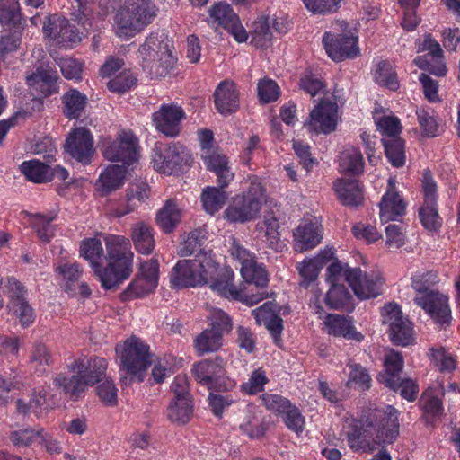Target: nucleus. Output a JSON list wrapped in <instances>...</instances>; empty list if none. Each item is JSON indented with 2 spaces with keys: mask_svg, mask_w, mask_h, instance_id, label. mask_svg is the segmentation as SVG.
<instances>
[{
  "mask_svg": "<svg viewBox=\"0 0 460 460\" xmlns=\"http://www.w3.org/2000/svg\"><path fill=\"white\" fill-rule=\"evenodd\" d=\"M268 382L264 371L254 370L248 382L243 384V392L253 394L263 390L264 385Z\"/></svg>",
  "mask_w": 460,
  "mask_h": 460,
  "instance_id": "774afa93",
  "label": "nucleus"
},
{
  "mask_svg": "<svg viewBox=\"0 0 460 460\" xmlns=\"http://www.w3.org/2000/svg\"><path fill=\"white\" fill-rule=\"evenodd\" d=\"M128 167L125 165H109L97 181L102 194L108 195L121 188L125 182Z\"/></svg>",
  "mask_w": 460,
  "mask_h": 460,
  "instance_id": "bb28decb",
  "label": "nucleus"
},
{
  "mask_svg": "<svg viewBox=\"0 0 460 460\" xmlns=\"http://www.w3.org/2000/svg\"><path fill=\"white\" fill-rule=\"evenodd\" d=\"M383 323L388 324V334L393 344L406 347L415 341L412 323L404 316L401 307L389 303L383 307Z\"/></svg>",
  "mask_w": 460,
  "mask_h": 460,
  "instance_id": "f8f14e48",
  "label": "nucleus"
},
{
  "mask_svg": "<svg viewBox=\"0 0 460 460\" xmlns=\"http://www.w3.org/2000/svg\"><path fill=\"white\" fill-rule=\"evenodd\" d=\"M385 154L394 167H402L405 164L406 155L404 141L401 137L383 138Z\"/></svg>",
  "mask_w": 460,
  "mask_h": 460,
  "instance_id": "ea45409f",
  "label": "nucleus"
},
{
  "mask_svg": "<svg viewBox=\"0 0 460 460\" xmlns=\"http://www.w3.org/2000/svg\"><path fill=\"white\" fill-rule=\"evenodd\" d=\"M181 217V210L172 199L165 202L156 214V223L165 234L174 231Z\"/></svg>",
  "mask_w": 460,
  "mask_h": 460,
  "instance_id": "72a5a7b5",
  "label": "nucleus"
},
{
  "mask_svg": "<svg viewBox=\"0 0 460 460\" xmlns=\"http://www.w3.org/2000/svg\"><path fill=\"white\" fill-rule=\"evenodd\" d=\"M375 80L378 84L391 91H396L400 87L397 74L393 65L385 60L380 61L377 64Z\"/></svg>",
  "mask_w": 460,
  "mask_h": 460,
  "instance_id": "79ce46f5",
  "label": "nucleus"
},
{
  "mask_svg": "<svg viewBox=\"0 0 460 460\" xmlns=\"http://www.w3.org/2000/svg\"><path fill=\"white\" fill-rule=\"evenodd\" d=\"M398 411L391 405L371 411L364 423L353 420L346 438L353 451L373 452L376 445L392 444L399 436Z\"/></svg>",
  "mask_w": 460,
  "mask_h": 460,
  "instance_id": "7ed1b4c3",
  "label": "nucleus"
},
{
  "mask_svg": "<svg viewBox=\"0 0 460 460\" xmlns=\"http://www.w3.org/2000/svg\"><path fill=\"white\" fill-rule=\"evenodd\" d=\"M350 299L351 296L343 285L333 284L326 294L325 303L332 309H341L349 305Z\"/></svg>",
  "mask_w": 460,
  "mask_h": 460,
  "instance_id": "a18cd8bd",
  "label": "nucleus"
},
{
  "mask_svg": "<svg viewBox=\"0 0 460 460\" xmlns=\"http://www.w3.org/2000/svg\"><path fill=\"white\" fill-rule=\"evenodd\" d=\"M439 282L438 275L436 271H418L411 276V288L415 291L414 298L425 297L430 292L438 289L434 286Z\"/></svg>",
  "mask_w": 460,
  "mask_h": 460,
  "instance_id": "f704fd0d",
  "label": "nucleus"
},
{
  "mask_svg": "<svg viewBox=\"0 0 460 460\" xmlns=\"http://www.w3.org/2000/svg\"><path fill=\"white\" fill-rule=\"evenodd\" d=\"M324 323L328 328V333L334 336H342L349 340L361 341L364 336L357 332L352 325L351 319L339 314H327Z\"/></svg>",
  "mask_w": 460,
  "mask_h": 460,
  "instance_id": "c85d7f7f",
  "label": "nucleus"
},
{
  "mask_svg": "<svg viewBox=\"0 0 460 460\" xmlns=\"http://www.w3.org/2000/svg\"><path fill=\"white\" fill-rule=\"evenodd\" d=\"M224 189L218 185V187H207L203 190L201 194L203 208L210 215L221 209L225 205L227 195Z\"/></svg>",
  "mask_w": 460,
  "mask_h": 460,
  "instance_id": "4c0bfd02",
  "label": "nucleus"
},
{
  "mask_svg": "<svg viewBox=\"0 0 460 460\" xmlns=\"http://www.w3.org/2000/svg\"><path fill=\"white\" fill-rule=\"evenodd\" d=\"M193 414V400L182 398L172 400L167 408V417L174 424L185 425Z\"/></svg>",
  "mask_w": 460,
  "mask_h": 460,
  "instance_id": "2f4dec72",
  "label": "nucleus"
},
{
  "mask_svg": "<svg viewBox=\"0 0 460 460\" xmlns=\"http://www.w3.org/2000/svg\"><path fill=\"white\" fill-rule=\"evenodd\" d=\"M323 44L328 56L339 62L345 58H353L359 54L358 38L352 34H332L325 32Z\"/></svg>",
  "mask_w": 460,
  "mask_h": 460,
  "instance_id": "dca6fc26",
  "label": "nucleus"
},
{
  "mask_svg": "<svg viewBox=\"0 0 460 460\" xmlns=\"http://www.w3.org/2000/svg\"><path fill=\"white\" fill-rule=\"evenodd\" d=\"M223 339L217 331L206 329L195 339V348L199 354L218 350Z\"/></svg>",
  "mask_w": 460,
  "mask_h": 460,
  "instance_id": "a19ab883",
  "label": "nucleus"
},
{
  "mask_svg": "<svg viewBox=\"0 0 460 460\" xmlns=\"http://www.w3.org/2000/svg\"><path fill=\"white\" fill-rule=\"evenodd\" d=\"M340 167L347 173L359 175L364 170V159L358 147L347 146L340 156Z\"/></svg>",
  "mask_w": 460,
  "mask_h": 460,
  "instance_id": "c9c22d12",
  "label": "nucleus"
},
{
  "mask_svg": "<svg viewBox=\"0 0 460 460\" xmlns=\"http://www.w3.org/2000/svg\"><path fill=\"white\" fill-rule=\"evenodd\" d=\"M380 220L383 223L395 221L405 213L406 203L395 190V180H388V189L379 202Z\"/></svg>",
  "mask_w": 460,
  "mask_h": 460,
  "instance_id": "6ab92c4d",
  "label": "nucleus"
},
{
  "mask_svg": "<svg viewBox=\"0 0 460 460\" xmlns=\"http://www.w3.org/2000/svg\"><path fill=\"white\" fill-rule=\"evenodd\" d=\"M206 236L202 229H195L188 234L187 238L181 243L178 255L181 257L190 256L197 252H206L201 248Z\"/></svg>",
  "mask_w": 460,
  "mask_h": 460,
  "instance_id": "37998d69",
  "label": "nucleus"
},
{
  "mask_svg": "<svg viewBox=\"0 0 460 460\" xmlns=\"http://www.w3.org/2000/svg\"><path fill=\"white\" fill-rule=\"evenodd\" d=\"M58 66L66 79L80 80L82 78L83 64L80 61L72 58H61Z\"/></svg>",
  "mask_w": 460,
  "mask_h": 460,
  "instance_id": "052dcab7",
  "label": "nucleus"
},
{
  "mask_svg": "<svg viewBox=\"0 0 460 460\" xmlns=\"http://www.w3.org/2000/svg\"><path fill=\"white\" fill-rule=\"evenodd\" d=\"M234 271L229 267H219L211 251L199 252L194 259L180 260L171 272V284L179 288L210 284L212 290L220 296L253 305L263 297L247 296L234 284Z\"/></svg>",
  "mask_w": 460,
  "mask_h": 460,
  "instance_id": "f257e3e1",
  "label": "nucleus"
},
{
  "mask_svg": "<svg viewBox=\"0 0 460 460\" xmlns=\"http://www.w3.org/2000/svg\"><path fill=\"white\" fill-rule=\"evenodd\" d=\"M159 264L156 260L144 261L139 273L121 294L122 300L142 297L152 293L158 284Z\"/></svg>",
  "mask_w": 460,
  "mask_h": 460,
  "instance_id": "4468645a",
  "label": "nucleus"
},
{
  "mask_svg": "<svg viewBox=\"0 0 460 460\" xmlns=\"http://www.w3.org/2000/svg\"><path fill=\"white\" fill-rule=\"evenodd\" d=\"M257 94L261 103H270L278 100L280 89L274 80L265 77L258 82Z\"/></svg>",
  "mask_w": 460,
  "mask_h": 460,
  "instance_id": "8fccbe9b",
  "label": "nucleus"
},
{
  "mask_svg": "<svg viewBox=\"0 0 460 460\" xmlns=\"http://www.w3.org/2000/svg\"><path fill=\"white\" fill-rule=\"evenodd\" d=\"M294 248L296 252H303L315 247L322 239L320 228L313 223L299 226L295 233Z\"/></svg>",
  "mask_w": 460,
  "mask_h": 460,
  "instance_id": "c756f323",
  "label": "nucleus"
},
{
  "mask_svg": "<svg viewBox=\"0 0 460 460\" xmlns=\"http://www.w3.org/2000/svg\"><path fill=\"white\" fill-rule=\"evenodd\" d=\"M8 306L14 312L23 325H28L33 322V310L29 305L27 299L21 302V300L15 298L13 305Z\"/></svg>",
  "mask_w": 460,
  "mask_h": 460,
  "instance_id": "338daca9",
  "label": "nucleus"
},
{
  "mask_svg": "<svg viewBox=\"0 0 460 460\" xmlns=\"http://www.w3.org/2000/svg\"><path fill=\"white\" fill-rule=\"evenodd\" d=\"M420 219L423 226L430 231H436L441 226V219L438 216L437 203L423 205L419 209Z\"/></svg>",
  "mask_w": 460,
  "mask_h": 460,
  "instance_id": "3c124183",
  "label": "nucleus"
},
{
  "mask_svg": "<svg viewBox=\"0 0 460 460\" xmlns=\"http://www.w3.org/2000/svg\"><path fill=\"white\" fill-rule=\"evenodd\" d=\"M313 13H325L337 11L342 0H302Z\"/></svg>",
  "mask_w": 460,
  "mask_h": 460,
  "instance_id": "e2e57ef3",
  "label": "nucleus"
},
{
  "mask_svg": "<svg viewBox=\"0 0 460 460\" xmlns=\"http://www.w3.org/2000/svg\"><path fill=\"white\" fill-rule=\"evenodd\" d=\"M71 376L60 373L54 378L55 386L61 388L73 401H77L86 388L102 380L107 370V362L103 358L93 357L86 361L75 360L68 365Z\"/></svg>",
  "mask_w": 460,
  "mask_h": 460,
  "instance_id": "20e7f679",
  "label": "nucleus"
},
{
  "mask_svg": "<svg viewBox=\"0 0 460 460\" xmlns=\"http://www.w3.org/2000/svg\"><path fill=\"white\" fill-rule=\"evenodd\" d=\"M345 279L354 294L360 299L376 297L381 294L383 284L380 273H366L359 268H348L344 270Z\"/></svg>",
  "mask_w": 460,
  "mask_h": 460,
  "instance_id": "2eb2a0df",
  "label": "nucleus"
},
{
  "mask_svg": "<svg viewBox=\"0 0 460 460\" xmlns=\"http://www.w3.org/2000/svg\"><path fill=\"white\" fill-rule=\"evenodd\" d=\"M305 126L316 134H329L335 130L337 120L335 117H310Z\"/></svg>",
  "mask_w": 460,
  "mask_h": 460,
  "instance_id": "6e6d98bb",
  "label": "nucleus"
},
{
  "mask_svg": "<svg viewBox=\"0 0 460 460\" xmlns=\"http://www.w3.org/2000/svg\"><path fill=\"white\" fill-rule=\"evenodd\" d=\"M107 255L102 242L88 238L80 245V255L90 262L95 275L105 289L115 288L127 279L132 271L133 252L129 240L120 235L104 236Z\"/></svg>",
  "mask_w": 460,
  "mask_h": 460,
  "instance_id": "f03ea898",
  "label": "nucleus"
},
{
  "mask_svg": "<svg viewBox=\"0 0 460 460\" xmlns=\"http://www.w3.org/2000/svg\"><path fill=\"white\" fill-rule=\"evenodd\" d=\"M225 361L221 357L215 360H203L193 366L195 378L208 390L215 392L229 391L234 387V381L225 378Z\"/></svg>",
  "mask_w": 460,
  "mask_h": 460,
  "instance_id": "ddd939ff",
  "label": "nucleus"
},
{
  "mask_svg": "<svg viewBox=\"0 0 460 460\" xmlns=\"http://www.w3.org/2000/svg\"><path fill=\"white\" fill-rule=\"evenodd\" d=\"M334 190L345 206L358 207L364 201L362 187L356 179H339L334 182Z\"/></svg>",
  "mask_w": 460,
  "mask_h": 460,
  "instance_id": "b1692460",
  "label": "nucleus"
},
{
  "mask_svg": "<svg viewBox=\"0 0 460 460\" xmlns=\"http://www.w3.org/2000/svg\"><path fill=\"white\" fill-rule=\"evenodd\" d=\"M385 372L378 376L379 382L395 392L398 391L403 399L409 402L415 401L419 387L414 380L401 376L403 369L402 354L394 349L390 350L385 358Z\"/></svg>",
  "mask_w": 460,
  "mask_h": 460,
  "instance_id": "1a4fd4ad",
  "label": "nucleus"
},
{
  "mask_svg": "<svg viewBox=\"0 0 460 460\" xmlns=\"http://www.w3.org/2000/svg\"><path fill=\"white\" fill-rule=\"evenodd\" d=\"M21 20L18 0H0V23L4 27L20 29Z\"/></svg>",
  "mask_w": 460,
  "mask_h": 460,
  "instance_id": "58836bf2",
  "label": "nucleus"
},
{
  "mask_svg": "<svg viewBox=\"0 0 460 460\" xmlns=\"http://www.w3.org/2000/svg\"><path fill=\"white\" fill-rule=\"evenodd\" d=\"M263 221L266 226L265 237L269 242V247L275 251L281 250L282 243L279 240L278 219L273 215L269 214L264 217Z\"/></svg>",
  "mask_w": 460,
  "mask_h": 460,
  "instance_id": "864d4df0",
  "label": "nucleus"
},
{
  "mask_svg": "<svg viewBox=\"0 0 460 460\" xmlns=\"http://www.w3.org/2000/svg\"><path fill=\"white\" fill-rule=\"evenodd\" d=\"M96 394L106 406L113 407L118 403L117 388L111 379H106L96 387Z\"/></svg>",
  "mask_w": 460,
  "mask_h": 460,
  "instance_id": "13d9d810",
  "label": "nucleus"
},
{
  "mask_svg": "<svg viewBox=\"0 0 460 460\" xmlns=\"http://www.w3.org/2000/svg\"><path fill=\"white\" fill-rule=\"evenodd\" d=\"M152 160L154 168L167 175L182 173L193 161L190 150L179 142L155 146Z\"/></svg>",
  "mask_w": 460,
  "mask_h": 460,
  "instance_id": "9d476101",
  "label": "nucleus"
},
{
  "mask_svg": "<svg viewBox=\"0 0 460 460\" xmlns=\"http://www.w3.org/2000/svg\"><path fill=\"white\" fill-rule=\"evenodd\" d=\"M241 273L245 280L246 284H242L237 288L243 289L244 294L247 296L254 295L252 290L248 289V286L254 284L256 288H264L267 286L269 282L268 273L266 270L262 267V265L258 264L254 258H251L250 260H244L242 262ZM255 295H261L263 297L259 301L261 302L265 298L264 293H256Z\"/></svg>",
  "mask_w": 460,
  "mask_h": 460,
  "instance_id": "4be33fe9",
  "label": "nucleus"
},
{
  "mask_svg": "<svg viewBox=\"0 0 460 460\" xmlns=\"http://www.w3.org/2000/svg\"><path fill=\"white\" fill-rule=\"evenodd\" d=\"M414 303L422 308L431 319L440 326L448 325L451 322V310L448 297L437 290L425 297L413 298Z\"/></svg>",
  "mask_w": 460,
  "mask_h": 460,
  "instance_id": "f3484780",
  "label": "nucleus"
},
{
  "mask_svg": "<svg viewBox=\"0 0 460 460\" xmlns=\"http://www.w3.org/2000/svg\"><path fill=\"white\" fill-rule=\"evenodd\" d=\"M182 117H154L153 124L155 128L167 137H177L181 129Z\"/></svg>",
  "mask_w": 460,
  "mask_h": 460,
  "instance_id": "09e8293b",
  "label": "nucleus"
},
{
  "mask_svg": "<svg viewBox=\"0 0 460 460\" xmlns=\"http://www.w3.org/2000/svg\"><path fill=\"white\" fill-rule=\"evenodd\" d=\"M414 64L429 73L436 76H444L447 74V67L441 58H432L428 60L426 57H417L414 59Z\"/></svg>",
  "mask_w": 460,
  "mask_h": 460,
  "instance_id": "bf43d9fd",
  "label": "nucleus"
},
{
  "mask_svg": "<svg viewBox=\"0 0 460 460\" xmlns=\"http://www.w3.org/2000/svg\"><path fill=\"white\" fill-rule=\"evenodd\" d=\"M157 8L152 0H125L114 15L116 34L120 38H130L152 22Z\"/></svg>",
  "mask_w": 460,
  "mask_h": 460,
  "instance_id": "0eeeda50",
  "label": "nucleus"
},
{
  "mask_svg": "<svg viewBox=\"0 0 460 460\" xmlns=\"http://www.w3.org/2000/svg\"><path fill=\"white\" fill-rule=\"evenodd\" d=\"M43 429L35 431L32 429H23L11 432L9 438L15 447H29L36 437L41 435Z\"/></svg>",
  "mask_w": 460,
  "mask_h": 460,
  "instance_id": "680f3d73",
  "label": "nucleus"
},
{
  "mask_svg": "<svg viewBox=\"0 0 460 460\" xmlns=\"http://www.w3.org/2000/svg\"><path fill=\"white\" fill-rule=\"evenodd\" d=\"M137 58L142 69L152 78L166 76L177 62L164 31H155L146 37L138 48Z\"/></svg>",
  "mask_w": 460,
  "mask_h": 460,
  "instance_id": "39448f33",
  "label": "nucleus"
},
{
  "mask_svg": "<svg viewBox=\"0 0 460 460\" xmlns=\"http://www.w3.org/2000/svg\"><path fill=\"white\" fill-rule=\"evenodd\" d=\"M130 238L135 249L142 254L148 255L155 249L154 229L144 221L137 222L131 226Z\"/></svg>",
  "mask_w": 460,
  "mask_h": 460,
  "instance_id": "cd10ccee",
  "label": "nucleus"
},
{
  "mask_svg": "<svg viewBox=\"0 0 460 460\" xmlns=\"http://www.w3.org/2000/svg\"><path fill=\"white\" fill-rule=\"evenodd\" d=\"M204 164L208 170L214 172L217 177V184L221 188H226L234 179V172L228 167L226 157L216 150L207 151L201 155Z\"/></svg>",
  "mask_w": 460,
  "mask_h": 460,
  "instance_id": "393cba45",
  "label": "nucleus"
},
{
  "mask_svg": "<svg viewBox=\"0 0 460 460\" xmlns=\"http://www.w3.org/2000/svg\"><path fill=\"white\" fill-rule=\"evenodd\" d=\"M66 151L78 162L87 164L93 154V139L90 132L84 128H77L66 142Z\"/></svg>",
  "mask_w": 460,
  "mask_h": 460,
  "instance_id": "412c9836",
  "label": "nucleus"
},
{
  "mask_svg": "<svg viewBox=\"0 0 460 460\" xmlns=\"http://www.w3.org/2000/svg\"><path fill=\"white\" fill-rule=\"evenodd\" d=\"M209 15L218 25L227 30L238 42H243L248 35L241 25L238 15L233 11L229 4H217L209 9Z\"/></svg>",
  "mask_w": 460,
  "mask_h": 460,
  "instance_id": "a211bd4d",
  "label": "nucleus"
},
{
  "mask_svg": "<svg viewBox=\"0 0 460 460\" xmlns=\"http://www.w3.org/2000/svg\"><path fill=\"white\" fill-rule=\"evenodd\" d=\"M25 178L34 183H45L51 181V167L46 162L33 159L25 161L20 165Z\"/></svg>",
  "mask_w": 460,
  "mask_h": 460,
  "instance_id": "7c9ffc66",
  "label": "nucleus"
},
{
  "mask_svg": "<svg viewBox=\"0 0 460 460\" xmlns=\"http://www.w3.org/2000/svg\"><path fill=\"white\" fill-rule=\"evenodd\" d=\"M216 109L221 114L236 113L240 107L239 91L232 80H224L218 84L214 94Z\"/></svg>",
  "mask_w": 460,
  "mask_h": 460,
  "instance_id": "aec40b11",
  "label": "nucleus"
},
{
  "mask_svg": "<svg viewBox=\"0 0 460 460\" xmlns=\"http://www.w3.org/2000/svg\"><path fill=\"white\" fill-rule=\"evenodd\" d=\"M58 25H59V30L57 31L56 40L59 42L75 43L81 40V37L77 32V30L69 24L68 20L66 18L61 19Z\"/></svg>",
  "mask_w": 460,
  "mask_h": 460,
  "instance_id": "0e129e2a",
  "label": "nucleus"
},
{
  "mask_svg": "<svg viewBox=\"0 0 460 460\" xmlns=\"http://www.w3.org/2000/svg\"><path fill=\"white\" fill-rule=\"evenodd\" d=\"M137 82V76L130 70H124L107 83L108 89L119 94L131 89Z\"/></svg>",
  "mask_w": 460,
  "mask_h": 460,
  "instance_id": "49530a36",
  "label": "nucleus"
},
{
  "mask_svg": "<svg viewBox=\"0 0 460 460\" xmlns=\"http://www.w3.org/2000/svg\"><path fill=\"white\" fill-rule=\"evenodd\" d=\"M350 373L347 385L355 384L362 391L368 390L371 386V377L367 369L358 364H349Z\"/></svg>",
  "mask_w": 460,
  "mask_h": 460,
  "instance_id": "5fc2aeb1",
  "label": "nucleus"
},
{
  "mask_svg": "<svg viewBox=\"0 0 460 460\" xmlns=\"http://www.w3.org/2000/svg\"><path fill=\"white\" fill-rule=\"evenodd\" d=\"M32 218V226L36 231L38 237L42 242L49 243L54 236V227L50 223L54 220L55 216L35 214Z\"/></svg>",
  "mask_w": 460,
  "mask_h": 460,
  "instance_id": "603ef678",
  "label": "nucleus"
},
{
  "mask_svg": "<svg viewBox=\"0 0 460 460\" xmlns=\"http://www.w3.org/2000/svg\"><path fill=\"white\" fill-rule=\"evenodd\" d=\"M377 130L389 138L400 137L402 125L397 117H379L376 120Z\"/></svg>",
  "mask_w": 460,
  "mask_h": 460,
  "instance_id": "4d7b16f0",
  "label": "nucleus"
},
{
  "mask_svg": "<svg viewBox=\"0 0 460 460\" xmlns=\"http://www.w3.org/2000/svg\"><path fill=\"white\" fill-rule=\"evenodd\" d=\"M58 79L57 71L49 64H40L36 67L35 72L26 77L27 84L31 86L39 84L45 96L58 92Z\"/></svg>",
  "mask_w": 460,
  "mask_h": 460,
  "instance_id": "a878e982",
  "label": "nucleus"
},
{
  "mask_svg": "<svg viewBox=\"0 0 460 460\" xmlns=\"http://www.w3.org/2000/svg\"><path fill=\"white\" fill-rule=\"evenodd\" d=\"M102 151L107 160L121 162L128 167L139 158L138 139L131 130L121 129L114 139H103Z\"/></svg>",
  "mask_w": 460,
  "mask_h": 460,
  "instance_id": "9b49d317",
  "label": "nucleus"
},
{
  "mask_svg": "<svg viewBox=\"0 0 460 460\" xmlns=\"http://www.w3.org/2000/svg\"><path fill=\"white\" fill-rule=\"evenodd\" d=\"M334 258V252L331 248L323 250L317 256L304 260L298 266L299 275L302 278L300 286L307 288L314 282L322 268Z\"/></svg>",
  "mask_w": 460,
  "mask_h": 460,
  "instance_id": "5701e85b",
  "label": "nucleus"
},
{
  "mask_svg": "<svg viewBox=\"0 0 460 460\" xmlns=\"http://www.w3.org/2000/svg\"><path fill=\"white\" fill-rule=\"evenodd\" d=\"M264 201V188L261 182L257 177H250L247 191L233 199L232 203L225 210V217L233 223L254 220L259 216Z\"/></svg>",
  "mask_w": 460,
  "mask_h": 460,
  "instance_id": "6e6552de",
  "label": "nucleus"
},
{
  "mask_svg": "<svg viewBox=\"0 0 460 460\" xmlns=\"http://www.w3.org/2000/svg\"><path fill=\"white\" fill-rule=\"evenodd\" d=\"M430 357L441 372L452 371L456 367V360L453 357L447 354L443 348L432 349Z\"/></svg>",
  "mask_w": 460,
  "mask_h": 460,
  "instance_id": "69168bd1",
  "label": "nucleus"
},
{
  "mask_svg": "<svg viewBox=\"0 0 460 460\" xmlns=\"http://www.w3.org/2000/svg\"><path fill=\"white\" fill-rule=\"evenodd\" d=\"M251 43L259 49L268 48L272 40L269 16H261L252 24Z\"/></svg>",
  "mask_w": 460,
  "mask_h": 460,
  "instance_id": "e433bc0d",
  "label": "nucleus"
},
{
  "mask_svg": "<svg viewBox=\"0 0 460 460\" xmlns=\"http://www.w3.org/2000/svg\"><path fill=\"white\" fill-rule=\"evenodd\" d=\"M151 365L152 354L148 345L138 338L127 340L119 356V373L121 385L128 386L135 382H143L146 369Z\"/></svg>",
  "mask_w": 460,
  "mask_h": 460,
  "instance_id": "423d86ee",
  "label": "nucleus"
},
{
  "mask_svg": "<svg viewBox=\"0 0 460 460\" xmlns=\"http://www.w3.org/2000/svg\"><path fill=\"white\" fill-rule=\"evenodd\" d=\"M338 102H341L339 91H334L330 94L324 93L309 115H336L339 107Z\"/></svg>",
  "mask_w": 460,
  "mask_h": 460,
  "instance_id": "de8ad7c7",
  "label": "nucleus"
},
{
  "mask_svg": "<svg viewBox=\"0 0 460 460\" xmlns=\"http://www.w3.org/2000/svg\"><path fill=\"white\" fill-rule=\"evenodd\" d=\"M54 358L49 348L37 341L33 344L30 353L29 363L31 367L38 374L42 375L47 372V368L53 365Z\"/></svg>",
  "mask_w": 460,
  "mask_h": 460,
  "instance_id": "473e14b6",
  "label": "nucleus"
},
{
  "mask_svg": "<svg viewBox=\"0 0 460 460\" xmlns=\"http://www.w3.org/2000/svg\"><path fill=\"white\" fill-rule=\"evenodd\" d=\"M64 112L66 115H79L87 103L86 95L76 89H71L62 96Z\"/></svg>",
  "mask_w": 460,
  "mask_h": 460,
  "instance_id": "c03bdc74",
  "label": "nucleus"
}]
</instances>
